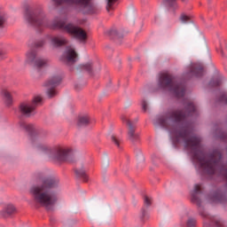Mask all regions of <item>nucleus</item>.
I'll use <instances>...</instances> for the list:
<instances>
[{"label":"nucleus","mask_w":227,"mask_h":227,"mask_svg":"<svg viewBox=\"0 0 227 227\" xmlns=\"http://www.w3.org/2000/svg\"><path fill=\"white\" fill-rule=\"evenodd\" d=\"M6 56V51L4 50H0V59H3Z\"/></svg>","instance_id":"473e14b6"},{"label":"nucleus","mask_w":227,"mask_h":227,"mask_svg":"<svg viewBox=\"0 0 227 227\" xmlns=\"http://www.w3.org/2000/svg\"><path fill=\"white\" fill-rule=\"evenodd\" d=\"M20 125L21 129H24L25 130H27V132H33V130H35V126H33V124L20 122Z\"/></svg>","instance_id":"aec40b11"},{"label":"nucleus","mask_w":227,"mask_h":227,"mask_svg":"<svg viewBox=\"0 0 227 227\" xmlns=\"http://www.w3.org/2000/svg\"><path fill=\"white\" fill-rule=\"evenodd\" d=\"M61 77L58 74L51 76L44 83L43 86L46 89V95L49 98H53L58 95V90L56 88L61 84Z\"/></svg>","instance_id":"0eeeda50"},{"label":"nucleus","mask_w":227,"mask_h":227,"mask_svg":"<svg viewBox=\"0 0 227 227\" xmlns=\"http://www.w3.org/2000/svg\"><path fill=\"white\" fill-rule=\"evenodd\" d=\"M221 53H222V55H223V50L221 49Z\"/></svg>","instance_id":"58836bf2"},{"label":"nucleus","mask_w":227,"mask_h":227,"mask_svg":"<svg viewBox=\"0 0 227 227\" xmlns=\"http://www.w3.org/2000/svg\"><path fill=\"white\" fill-rule=\"evenodd\" d=\"M55 162H67L74 159V149L68 146H57L55 148V154L51 156Z\"/></svg>","instance_id":"39448f33"},{"label":"nucleus","mask_w":227,"mask_h":227,"mask_svg":"<svg viewBox=\"0 0 227 227\" xmlns=\"http://www.w3.org/2000/svg\"><path fill=\"white\" fill-rule=\"evenodd\" d=\"M121 121H123V123H126V125L128 126V129H129V127H130V125H134L132 123V121L129 119V117H127L125 115H122L121 117Z\"/></svg>","instance_id":"412c9836"},{"label":"nucleus","mask_w":227,"mask_h":227,"mask_svg":"<svg viewBox=\"0 0 227 227\" xmlns=\"http://www.w3.org/2000/svg\"><path fill=\"white\" fill-rule=\"evenodd\" d=\"M25 19L31 26L39 29V31L46 29V27H50V29H62L76 40H79V42L85 43L88 40V34L82 27L72 23L67 24L58 18L51 21L47 19L43 11L33 12L27 10L25 14Z\"/></svg>","instance_id":"f257e3e1"},{"label":"nucleus","mask_w":227,"mask_h":227,"mask_svg":"<svg viewBox=\"0 0 227 227\" xmlns=\"http://www.w3.org/2000/svg\"><path fill=\"white\" fill-rule=\"evenodd\" d=\"M51 43L55 47H61V45H67L68 40L63 36H55L51 38Z\"/></svg>","instance_id":"2eb2a0df"},{"label":"nucleus","mask_w":227,"mask_h":227,"mask_svg":"<svg viewBox=\"0 0 227 227\" xmlns=\"http://www.w3.org/2000/svg\"><path fill=\"white\" fill-rule=\"evenodd\" d=\"M17 213V207L15 205L12 203H7L4 206L3 209L0 210V217L4 219H8V217H12V215H15Z\"/></svg>","instance_id":"9d476101"},{"label":"nucleus","mask_w":227,"mask_h":227,"mask_svg":"<svg viewBox=\"0 0 227 227\" xmlns=\"http://www.w3.org/2000/svg\"><path fill=\"white\" fill-rule=\"evenodd\" d=\"M43 45H45V41L41 40L35 43V49H40V47H43Z\"/></svg>","instance_id":"cd10ccee"},{"label":"nucleus","mask_w":227,"mask_h":227,"mask_svg":"<svg viewBox=\"0 0 227 227\" xmlns=\"http://www.w3.org/2000/svg\"><path fill=\"white\" fill-rule=\"evenodd\" d=\"M27 59L26 61L28 65H32L35 68H45V67H49V59L40 57L36 51L29 50L26 54Z\"/></svg>","instance_id":"423d86ee"},{"label":"nucleus","mask_w":227,"mask_h":227,"mask_svg":"<svg viewBox=\"0 0 227 227\" xmlns=\"http://www.w3.org/2000/svg\"><path fill=\"white\" fill-rule=\"evenodd\" d=\"M182 3H187L189 0H180Z\"/></svg>","instance_id":"f704fd0d"},{"label":"nucleus","mask_w":227,"mask_h":227,"mask_svg":"<svg viewBox=\"0 0 227 227\" xmlns=\"http://www.w3.org/2000/svg\"><path fill=\"white\" fill-rule=\"evenodd\" d=\"M1 97L7 107H10L13 104V97L12 96V92L7 89H3L1 90Z\"/></svg>","instance_id":"9b49d317"},{"label":"nucleus","mask_w":227,"mask_h":227,"mask_svg":"<svg viewBox=\"0 0 227 227\" xmlns=\"http://www.w3.org/2000/svg\"><path fill=\"white\" fill-rule=\"evenodd\" d=\"M91 123V118L88 114H82L78 116L77 126L78 127H88Z\"/></svg>","instance_id":"ddd939ff"},{"label":"nucleus","mask_w":227,"mask_h":227,"mask_svg":"<svg viewBox=\"0 0 227 227\" xmlns=\"http://www.w3.org/2000/svg\"><path fill=\"white\" fill-rule=\"evenodd\" d=\"M192 200L193 201V203H197V205L199 206L201 205V200H200L198 197H196V195L192 196Z\"/></svg>","instance_id":"c756f323"},{"label":"nucleus","mask_w":227,"mask_h":227,"mask_svg":"<svg viewBox=\"0 0 227 227\" xmlns=\"http://www.w3.org/2000/svg\"><path fill=\"white\" fill-rule=\"evenodd\" d=\"M74 173L78 178H82L83 182L88 181V175H86V171L82 169H75Z\"/></svg>","instance_id":"6ab92c4d"},{"label":"nucleus","mask_w":227,"mask_h":227,"mask_svg":"<svg viewBox=\"0 0 227 227\" xmlns=\"http://www.w3.org/2000/svg\"><path fill=\"white\" fill-rule=\"evenodd\" d=\"M201 215L207 216V215H205V214H201Z\"/></svg>","instance_id":"4c0bfd02"},{"label":"nucleus","mask_w":227,"mask_h":227,"mask_svg":"<svg viewBox=\"0 0 227 227\" xmlns=\"http://www.w3.org/2000/svg\"><path fill=\"white\" fill-rule=\"evenodd\" d=\"M142 107H143V111H145V113H146V111H148V103L145 100L142 101Z\"/></svg>","instance_id":"c85d7f7f"},{"label":"nucleus","mask_w":227,"mask_h":227,"mask_svg":"<svg viewBox=\"0 0 227 227\" xmlns=\"http://www.w3.org/2000/svg\"><path fill=\"white\" fill-rule=\"evenodd\" d=\"M159 86L163 90H168L175 97L181 98L185 95V87L176 83V80L169 74H162L160 76Z\"/></svg>","instance_id":"7ed1b4c3"},{"label":"nucleus","mask_w":227,"mask_h":227,"mask_svg":"<svg viewBox=\"0 0 227 227\" xmlns=\"http://www.w3.org/2000/svg\"><path fill=\"white\" fill-rule=\"evenodd\" d=\"M191 74H192V75H195V77H201V75L205 74V70L203 69V67H194L192 68Z\"/></svg>","instance_id":"f3484780"},{"label":"nucleus","mask_w":227,"mask_h":227,"mask_svg":"<svg viewBox=\"0 0 227 227\" xmlns=\"http://www.w3.org/2000/svg\"><path fill=\"white\" fill-rule=\"evenodd\" d=\"M204 227H208V223H205V224H204Z\"/></svg>","instance_id":"e433bc0d"},{"label":"nucleus","mask_w":227,"mask_h":227,"mask_svg":"<svg viewBox=\"0 0 227 227\" xmlns=\"http://www.w3.org/2000/svg\"><path fill=\"white\" fill-rule=\"evenodd\" d=\"M112 143L117 146V148H120V144L121 143V140L118 137L112 136L111 137Z\"/></svg>","instance_id":"4be33fe9"},{"label":"nucleus","mask_w":227,"mask_h":227,"mask_svg":"<svg viewBox=\"0 0 227 227\" xmlns=\"http://www.w3.org/2000/svg\"><path fill=\"white\" fill-rule=\"evenodd\" d=\"M4 22H5L4 17L0 16V27H4Z\"/></svg>","instance_id":"2f4dec72"},{"label":"nucleus","mask_w":227,"mask_h":227,"mask_svg":"<svg viewBox=\"0 0 227 227\" xmlns=\"http://www.w3.org/2000/svg\"><path fill=\"white\" fill-rule=\"evenodd\" d=\"M200 189H201V186H200V184H195V186H194V192L195 193L200 192Z\"/></svg>","instance_id":"72a5a7b5"},{"label":"nucleus","mask_w":227,"mask_h":227,"mask_svg":"<svg viewBox=\"0 0 227 227\" xmlns=\"http://www.w3.org/2000/svg\"><path fill=\"white\" fill-rule=\"evenodd\" d=\"M145 215H146V211H143V217H145Z\"/></svg>","instance_id":"c9c22d12"},{"label":"nucleus","mask_w":227,"mask_h":227,"mask_svg":"<svg viewBox=\"0 0 227 227\" xmlns=\"http://www.w3.org/2000/svg\"><path fill=\"white\" fill-rule=\"evenodd\" d=\"M209 221L215 227H227V223L217 216L209 217Z\"/></svg>","instance_id":"dca6fc26"},{"label":"nucleus","mask_w":227,"mask_h":227,"mask_svg":"<svg viewBox=\"0 0 227 227\" xmlns=\"http://www.w3.org/2000/svg\"><path fill=\"white\" fill-rule=\"evenodd\" d=\"M55 4H71L73 6H80L88 11L89 13H95L98 9L91 3V0H52Z\"/></svg>","instance_id":"20e7f679"},{"label":"nucleus","mask_w":227,"mask_h":227,"mask_svg":"<svg viewBox=\"0 0 227 227\" xmlns=\"http://www.w3.org/2000/svg\"><path fill=\"white\" fill-rule=\"evenodd\" d=\"M106 36L109 38H113L114 40H120V38H123V34L119 32L116 28H111L106 32Z\"/></svg>","instance_id":"4468645a"},{"label":"nucleus","mask_w":227,"mask_h":227,"mask_svg":"<svg viewBox=\"0 0 227 227\" xmlns=\"http://www.w3.org/2000/svg\"><path fill=\"white\" fill-rule=\"evenodd\" d=\"M38 148H39V150H43V152L49 150V146L43 145H38Z\"/></svg>","instance_id":"7c9ffc66"},{"label":"nucleus","mask_w":227,"mask_h":227,"mask_svg":"<svg viewBox=\"0 0 227 227\" xmlns=\"http://www.w3.org/2000/svg\"><path fill=\"white\" fill-rule=\"evenodd\" d=\"M79 68L81 70H86V72H93V62L89 61L85 64L80 65Z\"/></svg>","instance_id":"a211bd4d"},{"label":"nucleus","mask_w":227,"mask_h":227,"mask_svg":"<svg viewBox=\"0 0 227 227\" xmlns=\"http://www.w3.org/2000/svg\"><path fill=\"white\" fill-rule=\"evenodd\" d=\"M179 20H181V22L185 24V22H189V20H191V18L189 16L185 15L184 13H183V14H181Z\"/></svg>","instance_id":"b1692460"},{"label":"nucleus","mask_w":227,"mask_h":227,"mask_svg":"<svg viewBox=\"0 0 227 227\" xmlns=\"http://www.w3.org/2000/svg\"><path fill=\"white\" fill-rule=\"evenodd\" d=\"M144 203H145V207H152V198H150L148 196H145Z\"/></svg>","instance_id":"393cba45"},{"label":"nucleus","mask_w":227,"mask_h":227,"mask_svg":"<svg viewBox=\"0 0 227 227\" xmlns=\"http://www.w3.org/2000/svg\"><path fill=\"white\" fill-rule=\"evenodd\" d=\"M118 0H107V5H106V10L109 12V10L113 9V4H115Z\"/></svg>","instance_id":"bb28decb"},{"label":"nucleus","mask_w":227,"mask_h":227,"mask_svg":"<svg viewBox=\"0 0 227 227\" xmlns=\"http://www.w3.org/2000/svg\"><path fill=\"white\" fill-rule=\"evenodd\" d=\"M42 105V97L37 96L34 98L32 103H21L20 105V111L24 116H31L35 113L37 106Z\"/></svg>","instance_id":"6e6552de"},{"label":"nucleus","mask_w":227,"mask_h":227,"mask_svg":"<svg viewBox=\"0 0 227 227\" xmlns=\"http://www.w3.org/2000/svg\"><path fill=\"white\" fill-rule=\"evenodd\" d=\"M128 139L131 141V143H137V141H139V133L136 132L135 125H129L128 128Z\"/></svg>","instance_id":"f8f14e48"},{"label":"nucleus","mask_w":227,"mask_h":227,"mask_svg":"<svg viewBox=\"0 0 227 227\" xmlns=\"http://www.w3.org/2000/svg\"><path fill=\"white\" fill-rule=\"evenodd\" d=\"M35 180L39 185L33 186L30 189V194L37 205L43 207L46 210H52L54 205L58 203V195L52 192V189L59 187V179L38 172L35 174Z\"/></svg>","instance_id":"f03ea898"},{"label":"nucleus","mask_w":227,"mask_h":227,"mask_svg":"<svg viewBox=\"0 0 227 227\" xmlns=\"http://www.w3.org/2000/svg\"><path fill=\"white\" fill-rule=\"evenodd\" d=\"M165 4H168V6H170L172 8H176V0H163Z\"/></svg>","instance_id":"5701e85b"},{"label":"nucleus","mask_w":227,"mask_h":227,"mask_svg":"<svg viewBox=\"0 0 227 227\" xmlns=\"http://www.w3.org/2000/svg\"><path fill=\"white\" fill-rule=\"evenodd\" d=\"M60 61L66 67H72L77 63V52L72 47L66 48L63 55L60 57Z\"/></svg>","instance_id":"1a4fd4ad"},{"label":"nucleus","mask_w":227,"mask_h":227,"mask_svg":"<svg viewBox=\"0 0 227 227\" xmlns=\"http://www.w3.org/2000/svg\"><path fill=\"white\" fill-rule=\"evenodd\" d=\"M186 224L188 227H195L196 226V219L189 218Z\"/></svg>","instance_id":"a878e982"}]
</instances>
